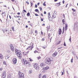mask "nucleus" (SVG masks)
Returning <instances> with one entry per match:
<instances>
[{
	"instance_id": "nucleus-35",
	"label": "nucleus",
	"mask_w": 78,
	"mask_h": 78,
	"mask_svg": "<svg viewBox=\"0 0 78 78\" xmlns=\"http://www.w3.org/2000/svg\"><path fill=\"white\" fill-rule=\"evenodd\" d=\"M72 10L73 11V12H75L76 11V10L74 9H72Z\"/></svg>"
},
{
	"instance_id": "nucleus-27",
	"label": "nucleus",
	"mask_w": 78,
	"mask_h": 78,
	"mask_svg": "<svg viewBox=\"0 0 78 78\" xmlns=\"http://www.w3.org/2000/svg\"><path fill=\"white\" fill-rule=\"evenodd\" d=\"M30 5H31V6H33V2H30Z\"/></svg>"
},
{
	"instance_id": "nucleus-6",
	"label": "nucleus",
	"mask_w": 78,
	"mask_h": 78,
	"mask_svg": "<svg viewBox=\"0 0 78 78\" xmlns=\"http://www.w3.org/2000/svg\"><path fill=\"white\" fill-rule=\"evenodd\" d=\"M37 64H35L34 66V67L36 70H39V66H37Z\"/></svg>"
},
{
	"instance_id": "nucleus-61",
	"label": "nucleus",
	"mask_w": 78,
	"mask_h": 78,
	"mask_svg": "<svg viewBox=\"0 0 78 78\" xmlns=\"http://www.w3.org/2000/svg\"><path fill=\"white\" fill-rule=\"evenodd\" d=\"M64 30H62V34H64Z\"/></svg>"
},
{
	"instance_id": "nucleus-21",
	"label": "nucleus",
	"mask_w": 78,
	"mask_h": 78,
	"mask_svg": "<svg viewBox=\"0 0 78 78\" xmlns=\"http://www.w3.org/2000/svg\"><path fill=\"white\" fill-rule=\"evenodd\" d=\"M32 72V71L31 70H30L29 71V74H31V73Z\"/></svg>"
},
{
	"instance_id": "nucleus-7",
	"label": "nucleus",
	"mask_w": 78,
	"mask_h": 78,
	"mask_svg": "<svg viewBox=\"0 0 78 78\" xmlns=\"http://www.w3.org/2000/svg\"><path fill=\"white\" fill-rule=\"evenodd\" d=\"M12 61L14 64H16V63H17V59L16 58H13Z\"/></svg>"
},
{
	"instance_id": "nucleus-4",
	"label": "nucleus",
	"mask_w": 78,
	"mask_h": 78,
	"mask_svg": "<svg viewBox=\"0 0 78 78\" xmlns=\"http://www.w3.org/2000/svg\"><path fill=\"white\" fill-rule=\"evenodd\" d=\"M19 76L20 78H24V74L21 73H19Z\"/></svg>"
},
{
	"instance_id": "nucleus-54",
	"label": "nucleus",
	"mask_w": 78,
	"mask_h": 78,
	"mask_svg": "<svg viewBox=\"0 0 78 78\" xmlns=\"http://www.w3.org/2000/svg\"><path fill=\"white\" fill-rule=\"evenodd\" d=\"M44 14H47V12H46L44 11Z\"/></svg>"
},
{
	"instance_id": "nucleus-10",
	"label": "nucleus",
	"mask_w": 78,
	"mask_h": 78,
	"mask_svg": "<svg viewBox=\"0 0 78 78\" xmlns=\"http://www.w3.org/2000/svg\"><path fill=\"white\" fill-rule=\"evenodd\" d=\"M57 55H58V52H55L53 54L52 56L54 57H55V56H56Z\"/></svg>"
},
{
	"instance_id": "nucleus-62",
	"label": "nucleus",
	"mask_w": 78,
	"mask_h": 78,
	"mask_svg": "<svg viewBox=\"0 0 78 78\" xmlns=\"http://www.w3.org/2000/svg\"><path fill=\"white\" fill-rule=\"evenodd\" d=\"M54 13L55 14H56V11H54Z\"/></svg>"
},
{
	"instance_id": "nucleus-49",
	"label": "nucleus",
	"mask_w": 78,
	"mask_h": 78,
	"mask_svg": "<svg viewBox=\"0 0 78 78\" xmlns=\"http://www.w3.org/2000/svg\"><path fill=\"white\" fill-rule=\"evenodd\" d=\"M35 8H37V5L36 4L35 5Z\"/></svg>"
},
{
	"instance_id": "nucleus-19",
	"label": "nucleus",
	"mask_w": 78,
	"mask_h": 78,
	"mask_svg": "<svg viewBox=\"0 0 78 78\" xmlns=\"http://www.w3.org/2000/svg\"><path fill=\"white\" fill-rule=\"evenodd\" d=\"M9 55L5 57V59H9Z\"/></svg>"
},
{
	"instance_id": "nucleus-8",
	"label": "nucleus",
	"mask_w": 78,
	"mask_h": 78,
	"mask_svg": "<svg viewBox=\"0 0 78 78\" xmlns=\"http://www.w3.org/2000/svg\"><path fill=\"white\" fill-rule=\"evenodd\" d=\"M48 18L49 20L50 21H51V20H52V18L51 17V16H50V12H49L48 14Z\"/></svg>"
},
{
	"instance_id": "nucleus-32",
	"label": "nucleus",
	"mask_w": 78,
	"mask_h": 78,
	"mask_svg": "<svg viewBox=\"0 0 78 78\" xmlns=\"http://www.w3.org/2000/svg\"><path fill=\"white\" fill-rule=\"evenodd\" d=\"M3 64L4 65H6V62L5 61L3 62Z\"/></svg>"
},
{
	"instance_id": "nucleus-18",
	"label": "nucleus",
	"mask_w": 78,
	"mask_h": 78,
	"mask_svg": "<svg viewBox=\"0 0 78 78\" xmlns=\"http://www.w3.org/2000/svg\"><path fill=\"white\" fill-rule=\"evenodd\" d=\"M52 18H53V19H55V18H56V15H55V14L53 13V15L52 16Z\"/></svg>"
},
{
	"instance_id": "nucleus-24",
	"label": "nucleus",
	"mask_w": 78,
	"mask_h": 78,
	"mask_svg": "<svg viewBox=\"0 0 78 78\" xmlns=\"http://www.w3.org/2000/svg\"><path fill=\"white\" fill-rule=\"evenodd\" d=\"M30 48H31V46L28 47L27 49L26 50H30Z\"/></svg>"
},
{
	"instance_id": "nucleus-13",
	"label": "nucleus",
	"mask_w": 78,
	"mask_h": 78,
	"mask_svg": "<svg viewBox=\"0 0 78 78\" xmlns=\"http://www.w3.org/2000/svg\"><path fill=\"white\" fill-rule=\"evenodd\" d=\"M58 33H59V34L60 35L62 33V30H61V29H59L58 30Z\"/></svg>"
},
{
	"instance_id": "nucleus-42",
	"label": "nucleus",
	"mask_w": 78,
	"mask_h": 78,
	"mask_svg": "<svg viewBox=\"0 0 78 78\" xmlns=\"http://www.w3.org/2000/svg\"><path fill=\"white\" fill-rule=\"evenodd\" d=\"M62 22H63V23H64V22H65V21H64V20L63 19L62 20Z\"/></svg>"
},
{
	"instance_id": "nucleus-51",
	"label": "nucleus",
	"mask_w": 78,
	"mask_h": 78,
	"mask_svg": "<svg viewBox=\"0 0 78 78\" xmlns=\"http://www.w3.org/2000/svg\"><path fill=\"white\" fill-rule=\"evenodd\" d=\"M45 40V39H44V38H42V39H41V41H44Z\"/></svg>"
},
{
	"instance_id": "nucleus-56",
	"label": "nucleus",
	"mask_w": 78,
	"mask_h": 78,
	"mask_svg": "<svg viewBox=\"0 0 78 78\" xmlns=\"http://www.w3.org/2000/svg\"><path fill=\"white\" fill-rule=\"evenodd\" d=\"M64 2H65L64 1V0H63L62 1V3H63V4H64Z\"/></svg>"
},
{
	"instance_id": "nucleus-41",
	"label": "nucleus",
	"mask_w": 78,
	"mask_h": 78,
	"mask_svg": "<svg viewBox=\"0 0 78 78\" xmlns=\"http://www.w3.org/2000/svg\"><path fill=\"white\" fill-rule=\"evenodd\" d=\"M43 5L44 6H46V4L44 3H43Z\"/></svg>"
},
{
	"instance_id": "nucleus-34",
	"label": "nucleus",
	"mask_w": 78,
	"mask_h": 78,
	"mask_svg": "<svg viewBox=\"0 0 78 78\" xmlns=\"http://www.w3.org/2000/svg\"><path fill=\"white\" fill-rule=\"evenodd\" d=\"M34 53H38V51H34Z\"/></svg>"
},
{
	"instance_id": "nucleus-46",
	"label": "nucleus",
	"mask_w": 78,
	"mask_h": 78,
	"mask_svg": "<svg viewBox=\"0 0 78 78\" xmlns=\"http://www.w3.org/2000/svg\"><path fill=\"white\" fill-rule=\"evenodd\" d=\"M42 48H44V49H45V47L42 46Z\"/></svg>"
},
{
	"instance_id": "nucleus-31",
	"label": "nucleus",
	"mask_w": 78,
	"mask_h": 78,
	"mask_svg": "<svg viewBox=\"0 0 78 78\" xmlns=\"http://www.w3.org/2000/svg\"><path fill=\"white\" fill-rule=\"evenodd\" d=\"M42 76V74H40L39 76V78H41V76Z\"/></svg>"
},
{
	"instance_id": "nucleus-47",
	"label": "nucleus",
	"mask_w": 78,
	"mask_h": 78,
	"mask_svg": "<svg viewBox=\"0 0 78 78\" xmlns=\"http://www.w3.org/2000/svg\"><path fill=\"white\" fill-rule=\"evenodd\" d=\"M64 45L65 46H66V42H65L64 43Z\"/></svg>"
},
{
	"instance_id": "nucleus-3",
	"label": "nucleus",
	"mask_w": 78,
	"mask_h": 78,
	"mask_svg": "<svg viewBox=\"0 0 78 78\" xmlns=\"http://www.w3.org/2000/svg\"><path fill=\"white\" fill-rule=\"evenodd\" d=\"M6 76V71H5L3 72L2 74V78H5Z\"/></svg>"
},
{
	"instance_id": "nucleus-58",
	"label": "nucleus",
	"mask_w": 78,
	"mask_h": 78,
	"mask_svg": "<svg viewBox=\"0 0 78 78\" xmlns=\"http://www.w3.org/2000/svg\"><path fill=\"white\" fill-rule=\"evenodd\" d=\"M62 47H60V48H58V50H59V49H61V48H62Z\"/></svg>"
},
{
	"instance_id": "nucleus-9",
	"label": "nucleus",
	"mask_w": 78,
	"mask_h": 78,
	"mask_svg": "<svg viewBox=\"0 0 78 78\" xmlns=\"http://www.w3.org/2000/svg\"><path fill=\"white\" fill-rule=\"evenodd\" d=\"M49 69V67L48 66H47L46 67L43 68H42L43 70H47Z\"/></svg>"
},
{
	"instance_id": "nucleus-64",
	"label": "nucleus",
	"mask_w": 78,
	"mask_h": 78,
	"mask_svg": "<svg viewBox=\"0 0 78 78\" xmlns=\"http://www.w3.org/2000/svg\"><path fill=\"white\" fill-rule=\"evenodd\" d=\"M62 31H64V27H63Z\"/></svg>"
},
{
	"instance_id": "nucleus-14",
	"label": "nucleus",
	"mask_w": 78,
	"mask_h": 78,
	"mask_svg": "<svg viewBox=\"0 0 78 78\" xmlns=\"http://www.w3.org/2000/svg\"><path fill=\"white\" fill-rule=\"evenodd\" d=\"M23 64H27V60H25V61H23Z\"/></svg>"
},
{
	"instance_id": "nucleus-25",
	"label": "nucleus",
	"mask_w": 78,
	"mask_h": 78,
	"mask_svg": "<svg viewBox=\"0 0 78 78\" xmlns=\"http://www.w3.org/2000/svg\"><path fill=\"white\" fill-rule=\"evenodd\" d=\"M30 50H32V48H33V45H32L31 46H30Z\"/></svg>"
},
{
	"instance_id": "nucleus-11",
	"label": "nucleus",
	"mask_w": 78,
	"mask_h": 78,
	"mask_svg": "<svg viewBox=\"0 0 78 78\" xmlns=\"http://www.w3.org/2000/svg\"><path fill=\"white\" fill-rule=\"evenodd\" d=\"M2 15L3 17H5L6 16V14L5 13V12H2Z\"/></svg>"
},
{
	"instance_id": "nucleus-2",
	"label": "nucleus",
	"mask_w": 78,
	"mask_h": 78,
	"mask_svg": "<svg viewBox=\"0 0 78 78\" xmlns=\"http://www.w3.org/2000/svg\"><path fill=\"white\" fill-rule=\"evenodd\" d=\"M16 53L17 54V56L19 58H22V54L21 53V51L20 50H17V51H16Z\"/></svg>"
},
{
	"instance_id": "nucleus-48",
	"label": "nucleus",
	"mask_w": 78,
	"mask_h": 78,
	"mask_svg": "<svg viewBox=\"0 0 78 78\" xmlns=\"http://www.w3.org/2000/svg\"><path fill=\"white\" fill-rule=\"evenodd\" d=\"M39 9L41 11H42V8L40 7Z\"/></svg>"
},
{
	"instance_id": "nucleus-38",
	"label": "nucleus",
	"mask_w": 78,
	"mask_h": 78,
	"mask_svg": "<svg viewBox=\"0 0 78 78\" xmlns=\"http://www.w3.org/2000/svg\"><path fill=\"white\" fill-rule=\"evenodd\" d=\"M12 31H14V27H12Z\"/></svg>"
},
{
	"instance_id": "nucleus-36",
	"label": "nucleus",
	"mask_w": 78,
	"mask_h": 78,
	"mask_svg": "<svg viewBox=\"0 0 78 78\" xmlns=\"http://www.w3.org/2000/svg\"><path fill=\"white\" fill-rule=\"evenodd\" d=\"M69 41L71 42V36H70V38H69Z\"/></svg>"
},
{
	"instance_id": "nucleus-55",
	"label": "nucleus",
	"mask_w": 78,
	"mask_h": 78,
	"mask_svg": "<svg viewBox=\"0 0 78 78\" xmlns=\"http://www.w3.org/2000/svg\"><path fill=\"white\" fill-rule=\"evenodd\" d=\"M9 17L10 19H11V16H10V15L9 16Z\"/></svg>"
},
{
	"instance_id": "nucleus-1",
	"label": "nucleus",
	"mask_w": 78,
	"mask_h": 78,
	"mask_svg": "<svg viewBox=\"0 0 78 78\" xmlns=\"http://www.w3.org/2000/svg\"><path fill=\"white\" fill-rule=\"evenodd\" d=\"M53 61V58L51 57H48L45 59V63L47 64H50L51 62Z\"/></svg>"
},
{
	"instance_id": "nucleus-5",
	"label": "nucleus",
	"mask_w": 78,
	"mask_h": 78,
	"mask_svg": "<svg viewBox=\"0 0 78 78\" xmlns=\"http://www.w3.org/2000/svg\"><path fill=\"white\" fill-rule=\"evenodd\" d=\"M9 46L10 48L12 51H14V47L13 46V45H12V44H10Z\"/></svg>"
},
{
	"instance_id": "nucleus-40",
	"label": "nucleus",
	"mask_w": 78,
	"mask_h": 78,
	"mask_svg": "<svg viewBox=\"0 0 78 78\" xmlns=\"http://www.w3.org/2000/svg\"><path fill=\"white\" fill-rule=\"evenodd\" d=\"M51 39H52V37H51L50 39V42H51Z\"/></svg>"
},
{
	"instance_id": "nucleus-50",
	"label": "nucleus",
	"mask_w": 78,
	"mask_h": 78,
	"mask_svg": "<svg viewBox=\"0 0 78 78\" xmlns=\"http://www.w3.org/2000/svg\"><path fill=\"white\" fill-rule=\"evenodd\" d=\"M17 14L18 15H20V12H18L17 13Z\"/></svg>"
},
{
	"instance_id": "nucleus-33",
	"label": "nucleus",
	"mask_w": 78,
	"mask_h": 78,
	"mask_svg": "<svg viewBox=\"0 0 78 78\" xmlns=\"http://www.w3.org/2000/svg\"><path fill=\"white\" fill-rule=\"evenodd\" d=\"M24 12L23 13H22V17H23L24 16H25V14H23Z\"/></svg>"
},
{
	"instance_id": "nucleus-43",
	"label": "nucleus",
	"mask_w": 78,
	"mask_h": 78,
	"mask_svg": "<svg viewBox=\"0 0 78 78\" xmlns=\"http://www.w3.org/2000/svg\"><path fill=\"white\" fill-rule=\"evenodd\" d=\"M60 42H61V41H60L59 42L57 43V44L58 45V44H60Z\"/></svg>"
},
{
	"instance_id": "nucleus-37",
	"label": "nucleus",
	"mask_w": 78,
	"mask_h": 78,
	"mask_svg": "<svg viewBox=\"0 0 78 78\" xmlns=\"http://www.w3.org/2000/svg\"><path fill=\"white\" fill-rule=\"evenodd\" d=\"M47 28L48 30H49L50 29V28L49 27H47Z\"/></svg>"
},
{
	"instance_id": "nucleus-17",
	"label": "nucleus",
	"mask_w": 78,
	"mask_h": 78,
	"mask_svg": "<svg viewBox=\"0 0 78 78\" xmlns=\"http://www.w3.org/2000/svg\"><path fill=\"white\" fill-rule=\"evenodd\" d=\"M14 17H15V18H19V17H20V18H21V16H17V15H16V16H14Z\"/></svg>"
},
{
	"instance_id": "nucleus-57",
	"label": "nucleus",
	"mask_w": 78,
	"mask_h": 78,
	"mask_svg": "<svg viewBox=\"0 0 78 78\" xmlns=\"http://www.w3.org/2000/svg\"><path fill=\"white\" fill-rule=\"evenodd\" d=\"M23 11H24V12H27V11H26V10H23Z\"/></svg>"
},
{
	"instance_id": "nucleus-12",
	"label": "nucleus",
	"mask_w": 78,
	"mask_h": 78,
	"mask_svg": "<svg viewBox=\"0 0 78 78\" xmlns=\"http://www.w3.org/2000/svg\"><path fill=\"white\" fill-rule=\"evenodd\" d=\"M45 66V64H44V63H42L40 64V66L41 67H44V66Z\"/></svg>"
},
{
	"instance_id": "nucleus-63",
	"label": "nucleus",
	"mask_w": 78,
	"mask_h": 78,
	"mask_svg": "<svg viewBox=\"0 0 78 78\" xmlns=\"http://www.w3.org/2000/svg\"><path fill=\"white\" fill-rule=\"evenodd\" d=\"M26 3H27L28 5H29V2H26Z\"/></svg>"
},
{
	"instance_id": "nucleus-26",
	"label": "nucleus",
	"mask_w": 78,
	"mask_h": 78,
	"mask_svg": "<svg viewBox=\"0 0 78 78\" xmlns=\"http://www.w3.org/2000/svg\"><path fill=\"white\" fill-rule=\"evenodd\" d=\"M30 12H28L27 14V16H30Z\"/></svg>"
},
{
	"instance_id": "nucleus-52",
	"label": "nucleus",
	"mask_w": 78,
	"mask_h": 78,
	"mask_svg": "<svg viewBox=\"0 0 78 78\" xmlns=\"http://www.w3.org/2000/svg\"><path fill=\"white\" fill-rule=\"evenodd\" d=\"M41 21H44V19H41Z\"/></svg>"
},
{
	"instance_id": "nucleus-16",
	"label": "nucleus",
	"mask_w": 78,
	"mask_h": 78,
	"mask_svg": "<svg viewBox=\"0 0 78 78\" xmlns=\"http://www.w3.org/2000/svg\"><path fill=\"white\" fill-rule=\"evenodd\" d=\"M67 27H68V25L67 24H66L65 26V30H67Z\"/></svg>"
},
{
	"instance_id": "nucleus-60",
	"label": "nucleus",
	"mask_w": 78,
	"mask_h": 78,
	"mask_svg": "<svg viewBox=\"0 0 78 78\" xmlns=\"http://www.w3.org/2000/svg\"><path fill=\"white\" fill-rule=\"evenodd\" d=\"M15 50V53H16V51H17V49L16 48Z\"/></svg>"
},
{
	"instance_id": "nucleus-22",
	"label": "nucleus",
	"mask_w": 78,
	"mask_h": 78,
	"mask_svg": "<svg viewBox=\"0 0 78 78\" xmlns=\"http://www.w3.org/2000/svg\"><path fill=\"white\" fill-rule=\"evenodd\" d=\"M47 78V76H46V75H44L43 76L42 78Z\"/></svg>"
},
{
	"instance_id": "nucleus-53",
	"label": "nucleus",
	"mask_w": 78,
	"mask_h": 78,
	"mask_svg": "<svg viewBox=\"0 0 78 78\" xmlns=\"http://www.w3.org/2000/svg\"><path fill=\"white\" fill-rule=\"evenodd\" d=\"M63 16L64 18H65V14H63Z\"/></svg>"
},
{
	"instance_id": "nucleus-29",
	"label": "nucleus",
	"mask_w": 78,
	"mask_h": 78,
	"mask_svg": "<svg viewBox=\"0 0 78 78\" xmlns=\"http://www.w3.org/2000/svg\"><path fill=\"white\" fill-rule=\"evenodd\" d=\"M51 35V34H48V38H49V39H50V36Z\"/></svg>"
},
{
	"instance_id": "nucleus-28",
	"label": "nucleus",
	"mask_w": 78,
	"mask_h": 78,
	"mask_svg": "<svg viewBox=\"0 0 78 78\" xmlns=\"http://www.w3.org/2000/svg\"><path fill=\"white\" fill-rule=\"evenodd\" d=\"M35 12H38V11H39V10H38V9H36L35 10Z\"/></svg>"
},
{
	"instance_id": "nucleus-44",
	"label": "nucleus",
	"mask_w": 78,
	"mask_h": 78,
	"mask_svg": "<svg viewBox=\"0 0 78 78\" xmlns=\"http://www.w3.org/2000/svg\"><path fill=\"white\" fill-rule=\"evenodd\" d=\"M35 33L37 34V31L35 30Z\"/></svg>"
},
{
	"instance_id": "nucleus-59",
	"label": "nucleus",
	"mask_w": 78,
	"mask_h": 78,
	"mask_svg": "<svg viewBox=\"0 0 78 78\" xmlns=\"http://www.w3.org/2000/svg\"><path fill=\"white\" fill-rule=\"evenodd\" d=\"M3 70L2 68H0V70Z\"/></svg>"
},
{
	"instance_id": "nucleus-45",
	"label": "nucleus",
	"mask_w": 78,
	"mask_h": 78,
	"mask_svg": "<svg viewBox=\"0 0 78 78\" xmlns=\"http://www.w3.org/2000/svg\"><path fill=\"white\" fill-rule=\"evenodd\" d=\"M35 16H39V15H38V14H36V13H35Z\"/></svg>"
},
{
	"instance_id": "nucleus-30",
	"label": "nucleus",
	"mask_w": 78,
	"mask_h": 78,
	"mask_svg": "<svg viewBox=\"0 0 78 78\" xmlns=\"http://www.w3.org/2000/svg\"><path fill=\"white\" fill-rule=\"evenodd\" d=\"M73 58H72L71 59V63H73Z\"/></svg>"
},
{
	"instance_id": "nucleus-23",
	"label": "nucleus",
	"mask_w": 78,
	"mask_h": 78,
	"mask_svg": "<svg viewBox=\"0 0 78 78\" xmlns=\"http://www.w3.org/2000/svg\"><path fill=\"white\" fill-rule=\"evenodd\" d=\"M27 66H30V62H27Z\"/></svg>"
},
{
	"instance_id": "nucleus-39",
	"label": "nucleus",
	"mask_w": 78,
	"mask_h": 78,
	"mask_svg": "<svg viewBox=\"0 0 78 78\" xmlns=\"http://www.w3.org/2000/svg\"><path fill=\"white\" fill-rule=\"evenodd\" d=\"M7 52L8 53H11V52H10V51H9V50H7Z\"/></svg>"
},
{
	"instance_id": "nucleus-15",
	"label": "nucleus",
	"mask_w": 78,
	"mask_h": 78,
	"mask_svg": "<svg viewBox=\"0 0 78 78\" xmlns=\"http://www.w3.org/2000/svg\"><path fill=\"white\" fill-rule=\"evenodd\" d=\"M3 58V55L1 53H0V58L2 59Z\"/></svg>"
},
{
	"instance_id": "nucleus-20",
	"label": "nucleus",
	"mask_w": 78,
	"mask_h": 78,
	"mask_svg": "<svg viewBox=\"0 0 78 78\" xmlns=\"http://www.w3.org/2000/svg\"><path fill=\"white\" fill-rule=\"evenodd\" d=\"M57 6H59L61 5V2H59L58 3L56 4Z\"/></svg>"
}]
</instances>
